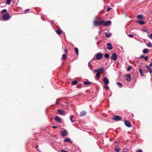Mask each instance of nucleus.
Masks as SVG:
<instances>
[{
    "mask_svg": "<svg viewBox=\"0 0 152 152\" xmlns=\"http://www.w3.org/2000/svg\"><path fill=\"white\" fill-rule=\"evenodd\" d=\"M111 9V8L110 7H108L107 9V11H109Z\"/></svg>",
    "mask_w": 152,
    "mask_h": 152,
    "instance_id": "44",
    "label": "nucleus"
},
{
    "mask_svg": "<svg viewBox=\"0 0 152 152\" xmlns=\"http://www.w3.org/2000/svg\"><path fill=\"white\" fill-rule=\"evenodd\" d=\"M64 142H70L71 143H72V142H71L69 138H67V139H65L64 140Z\"/></svg>",
    "mask_w": 152,
    "mask_h": 152,
    "instance_id": "23",
    "label": "nucleus"
},
{
    "mask_svg": "<svg viewBox=\"0 0 152 152\" xmlns=\"http://www.w3.org/2000/svg\"><path fill=\"white\" fill-rule=\"evenodd\" d=\"M95 55L96 58L97 60H100L102 57V54L101 52L96 54Z\"/></svg>",
    "mask_w": 152,
    "mask_h": 152,
    "instance_id": "4",
    "label": "nucleus"
},
{
    "mask_svg": "<svg viewBox=\"0 0 152 152\" xmlns=\"http://www.w3.org/2000/svg\"><path fill=\"white\" fill-rule=\"evenodd\" d=\"M103 88L106 89L107 90L109 89V87L107 85L104 86H103Z\"/></svg>",
    "mask_w": 152,
    "mask_h": 152,
    "instance_id": "36",
    "label": "nucleus"
},
{
    "mask_svg": "<svg viewBox=\"0 0 152 152\" xmlns=\"http://www.w3.org/2000/svg\"><path fill=\"white\" fill-rule=\"evenodd\" d=\"M132 117H134V115L132 114Z\"/></svg>",
    "mask_w": 152,
    "mask_h": 152,
    "instance_id": "52",
    "label": "nucleus"
},
{
    "mask_svg": "<svg viewBox=\"0 0 152 152\" xmlns=\"http://www.w3.org/2000/svg\"><path fill=\"white\" fill-rule=\"evenodd\" d=\"M146 67L149 70V72L150 74L152 73V69L150 68V67H152V58L151 60V63H150L149 65V66H147Z\"/></svg>",
    "mask_w": 152,
    "mask_h": 152,
    "instance_id": "7",
    "label": "nucleus"
},
{
    "mask_svg": "<svg viewBox=\"0 0 152 152\" xmlns=\"http://www.w3.org/2000/svg\"><path fill=\"white\" fill-rule=\"evenodd\" d=\"M144 56L143 55L141 56L140 57V58H142L144 57Z\"/></svg>",
    "mask_w": 152,
    "mask_h": 152,
    "instance_id": "45",
    "label": "nucleus"
},
{
    "mask_svg": "<svg viewBox=\"0 0 152 152\" xmlns=\"http://www.w3.org/2000/svg\"><path fill=\"white\" fill-rule=\"evenodd\" d=\"M77 82L76 80H74L72 82V85H75L77 84Z\"/></svg>",
    "mask_w": 152,
    "mask_h": 152,
    "instance_id": "31",
    "label": "nucleus"
},
{
    "mask_svg": "<svg viewBox=\"0 0 152 152\" xmlns=\"http://www.w3.org/2000/svg\"><path fill=\"white\" fill-rule=\"evenodd\" d=\"M123 152H126V151H123Z\"/></svg>",
    "mask_w": 152,
    "mask_h": 152,
    "instance_id": "54",
    "label": "nucleus"
},
{
    "mask_svg": "<svg viewBox=\"0 0 152 152\" xmlns=\"http://www.w3.org/2000/svg\"><path fill=\"white\" fill-rule=\"evenodd\" d=\"M82 86H83V85L82 84H78L77 86V88H80Z\"/></svg>",
    "mask_w": 152,
    "mask_h": 152,
    "instance_id": "38",
    "label": "nucleus"
},
{
    "mask_svg": "<svg viewBox=\"0 0 152 152\" xmlns=\"http://www.w3.org/2000/svg\"><path fill=\"white\" fill-rule=\"evenodd\" d=\"M66 58V55L65 54H63L62 56L61 59L63 60L65 59Z\"/></svg>",
    "mask_w": 152,
    "mask_h": 152,
    "instance_id": "24",
    "label": "nucleus"
},
{
    "mask_svg": "<svg viewBox=\"0 0 152 152\" xmlns=\"http://www.w3.org/2000/svg\"><path fill=\"white\" fill-rule=\"evenodd\" d=\"M112 119L116 121H119L121 120L122 119V118L118 115H115L114 116Z\"/></svg>",
    "mask_w": 152,
    "mask_h": 152,
    "instance_id": "5",
    "label": "nucleus"
},
{
    "mask_svg": "<svg viewBox=\"0 0 152 152\" xmlns=\"http://www.w3.org/2000/svg\"><path fill=\"white\" fill-rule=\"evenodd\" d=\"M144 59L147 61L148 60V57L147 56H145L144 57Z\"/></svg>",
    "mask_w": 152,
    "mask_h": 152,
    "instance_id": "42",
    "label": "nucleus"
},
{
    "mask_svg": "<svg viewBox=\"0 0 152 152\" xmlns=\"http://www.w3.org/2000/svg\"><path fill=\"white\" fill-rule=\"evenodd\" d=\"M148 37L151 39H152V34H150L149 36H148Z\"/></svg>",
    "mask_w": 152,
    "mask_h": 152,
    "instance_id": "41",
    "label": "nucleus"
},
{
    "mask_svg": "<svg viewBox=\"0 0 152 152\" xmlns=\"http://www.w3.org/2000/svg\"><path fill=\"white\" fill-rule=\"evenodd\" d=\"M61 134L62 137H65L67 135L68 133L66 130L64 129L61 131Z\"/></svg>",
    "mask_w": 152,
    "mask_h": 152,
    "instance_id": "3",
    "label": "nucleus"
},
{
    "mask_svg": "<svg viewBox=\"0 0 152 152\" xmlns=\"http://www.w3.org/2000/svg\"><path fill=\"white\" fill-rule=\"evenodd\" d=\"M139 71L140 73L141 76H143L144 75L142 72V69L141 68H140L139 69Z\"/></svg>",
    "mask_w": 152,
    "mask_h": 152,
    "instance_id": "19",
    "label": "nucleus"
},
{
    "mask_svg": "<svg viewBox=\"0 0 152 152\" xmlns=\"http://www.w3.org/2000/svg\"><path fill=\"white\" fill-rule=\"evenodd\" d=\"M142 31L145 32H148V31L146 28H144L142 29Z\"/></svg>",
    "mask_w": 152,
    "mask_h": 152,
    "instance_id": "29",
    "label": "nucleus"
},
{
    "mask_svg": "<svg viewBox=\"0 0 152 152\" xmlns=\"http://www.w3.org/2000/svg\"><path fill=\"white\" fill-rule=\"evenodd\" d=\"M9 18V15L8 14H6L2 16V18L3 20H6Z\"/></svg>",
    "mask_w": 152,
    "mask_h": 152,
    "instance_id": "8",
    "label": "nucleus"
},
{
    "mask_svg": "<svg viewBox=\"0 0 152 152\" xmlns=\"http://www.w3.org/2000/svg\"><path fill=\"white\" fill-rule=\"evenodd\" d=\"M95 72H96V76L98 79H99L101 77V73L98 71H94Z\"/></svg>",
    "mask_w": 152,
    "mask_h": 152,
    "instance_id": "16",
    "label": "nucleus"
},
{
    "mask_svg": "<svg viewBox=\"0 0 152 152\" xmlns=\"http://www.w3.org/2000/svg\"><path fill=\"white\" fill-rule=\"evenodd\" d=\"M29 10V9H27V10H25V11H28V10Z\"/></svg>",
    "mask_w": 152,
    "mask_h": 152,
    "instance_id": "51",
    "label": "nucleus"
},
{
    "mask_svg": "<svg viewBox=\"0 0 152 152\" xmlns=\"http://www.w3.org/2000/svg\"><path fill=\"white\" fill-rule=\"evenodd\" d=\"M54 120L56 122L60 123L61 122V118L58 116H56Z\"/></svg>",
    "mask_w": 152,
    "mask_h": 152,
    "instance_id": "11",
    "label": "nucleus"
},
{
    "mask_svg": "<svg viewBox=\"0 0 152 152\" xmlns=\"http://www.w3.org/2000/svg\"><path fill=\"white\" fill-rule=\"evenodd\" d=\"M111 58L115 61H116L117 59V57L116 54L115 53H113L111 57Z\"/></svg>",
    "mask_w": 152,
    "mask_h": 152,
    "instance_id": "9",
    "label": "nucleus"
},
{
    "mask_svg": "<svg viewBox=\"0 0 152 152\" xmlns=\"http://www.w3.org/2000/svg\"><path fill=\"white\" fill-rule=\"evenodd\" d=\"M137 152H142V150L141 149H139L137 151Z\"/></svg>",
    "mask_w": 152,
    "mask_h": 152,
    "instance_id": "46",
    "label": "nucleus"
},
{
    "mask_svg": "<svg viewBox=\"0 0 152 152\" xmlns=\"http://www.w3.org/2000/svg\"><path fill=\"white\" fill-rule=\"evenodd\" d=\"M90 64V62H89L88 63V65H89Z\"/></svg>",
    "mask_w": 152,
    "mask_h": 152,
    "instance_id": "53",
    "label": "nucleus"
},
{
    "mask_svg": "<svg viewBox=\"0 0 152 152\" xmlns=\"http://www.w3.org/2000/svg\"><path fill=\"white\" fill-rule=\"evenodd\" d=\"M73 117V116L72 115H71L69 117L70 120L72 122H74L75 121H73L72 120Z\"/></svg>",
    "mask_w": 152,
    "mask_h": 152,
    "instance_id": "34",
    "label": "nucleus"
},
{
    "mask_svg": "<svg viewBox=\"0 0 152 152\" xmlns=\"http://www.w3.org/2000/svg\"><path fill=\"white\" fill-rule=\"evenodd\" d=\"M52 128H56L57 127L55 126H52Z\"/></svg>",
    "mask_w": 152,
    "mask_h": 152,
    "instance_id": "48",
    "label": "nucleus"
},
{
    "mask_svg": "<svg viewBox=\"0 0 152 152\" xmlns=\"http://www.w3.org/2000/svg\"><path fill=\"white\" fill-rule=\"evenodd\" d=\"M104 23V21L103 20H102L100 21L95 20L94 21V24L95 26L97 27L98 26L103 25Z\"/></svg>",
    "mask_w": 152,
    "mask_h": 152,
    "instance_id": "1",
    "label": "nucleus"
},
{
    "mask_svg": "<svg viewBox=\"0 0 152 152\" xmlns=\"http://www.w3.org/2000/svg\"><path fill=\"white\" fill-rule=\"evenodd\" d=\"M56 32L58 34L61 35L62 33V31L60 29H58L56 30Z\"/></svg>",
    "mask_w": 152,
    "mask_h": 152,
    "instance_id": "21",
    "label": "nucleus"
},
{
    "mask_svg": "<svg viewBox=\"0 0 152 152\" xmlns=\"http://www.w3.org/2000/svg\"><path fill=\"white\" fill-rule=\"evenodd\" d=\"M116 84L119 87L121 88L122 87V85L120 83L117 82L116 83Z\"/></svg>",
    "mask_w": 152,
    "mask_h": 152,
    "instance_id": "27",
    "label": "nucleus"
},
{
    "mask_svg": "<svg viewBox=\"0 0 152 152\" xmlns=\"http://www.w3.org/2000/svg\"><path fill=\"white\" fill-rule=\"evenodd\" d=\"M144 72L145 73H147L148 72V71L147 70H145V71H144Z\"/></svg>",
    "mask_w": 152,
    "mask_h": 152,
    "instance_id": "49",
    "label": "nucleus"
},
{
    "mask_svg": "<svg viewBox=\"0 0 152 152\" xmlns=\"http://www.w3.org/2000/svg\"><path fill=\"white\" fill-rule=\"evenodd\" d=\"M148 51V49H145L143 50V53H147Z\"/></svg>",
    "mask_w": 152,
    "mask_h": 152,
    "instance_id": "26",
    "label": "nucleus"
},
{
    "mask_svg": "<svg viewBox=\"0 0 152 152\" xmlns=\"http://www.w3.org/2000/svg\"><path fill=\"white\" fill-rule=\"evenodd\" d=\"M7 12V10L6 9H4L3 10H2L1 11V13H4V12Z\"/></svg>",
    "mask_w": 152,
    "mask_h": 152,
    "instance_id": "39",
    "label": "nucleus"
},
{
    "mask_svg": "<svg viewBox=\"0 0 152 152\" xmlns=\"http://www.w3.org/2000/svg\"><path fill=\"white\" fill-rule=\"evenodd\" d=\"M56 104H59V103L58 102L56 101Z\"/></svg>",
    "mask_w": 152,
    "mask_h": 152,
    "instance_id": "50",
    "label": "nucleus"
},
{
    "mask_svg": "<svg viewBox=\"0 0 152 152\" xmlns=\"http://www.w3.org/2000/svg\"><path fill=\"white\" fill-rule=\"evenodd\" d=\"M86 112L85 111H83L81 112L80 116H83L86 114Z\"/></svg>",
    "mask_w": 152,
    "mask_h": 152,
    "instance_id": "17",
    "label": "nucleus"
},
{
    "mask_svg": "<svg viewBox=\"0 0 152 152\" xmlns=\"http://www.w3.org/2000/svg\"><path fill=\"white\" fill-rule=\"evenodd\" d=\"M114 150L115 152H118L120 151V149L119 148H115Z\"/></svg>",
    "mask_w": 152,
    "mask_h": 152,
    "instance_id": "33",
    "label": "nucleus"
},
{
    "mask_svg": "<svg viewBox=\"0 0 152 152\" xmlns=\"http://www.w3.org/2000/svg\"><path fill=\"white\" fill-rule=\"evenodd\" d=\"M83 84L86 85H90L91 84V83L90 82L86 81H85L83 83Z\"/></svg>",
    "mask_w": 152,
    "mask_h": 152,
    "instance_id": "20",
    "label": "nucleus"
},
{
    "mask_svg": "<svg viewBox=\"0 0 152 152\" xmlns=\"http://www.w3.org/2000/svg\"><path fill=\"white\" fill-rule=\"evenodd\" d=\"M57 114L62 115H64L66 114L65 111L62 110L58 109L57 110Z\"/></svg>",
    "mask_w": 152,
    "mask_h": 152,
    "instance_id": "2",
    "label": "nucleus"
},
{
    "mask_svg": "<svg viewBox=\"0 0 152 152\" xmlns=\"http://www.w3.org/2000/svg\"><path fill=\"white\" fill-rule=\"evenodd\" d=\"M74 49H75V51L77 55H78V49L77 48H75Z\"/></svg>",
    "mask_w": 152,
    "mask_h": 152,
    "instance_id": "30",
    "label": "nucleus"
},
{
    "mask_svg": "<svg viewBox=\"0 0 152 152\" xmlns=\"http://www.w3.org/2000/svg\"><path fill=\"white\" fill-rule=\"evenodd\" d=\"M124 123L125 125L127 127H130L131 126L130 123L127 120L125 121L124 122Z\"/></svg>",
    "mask_w": 152,
    "mask_h": 152,
    "instance_id": "10",
    "label": "nucleus"
},
{
    "mask_svg": "<svg viewBox=\"0 0 152 152\" xmlns=\"http://www.w3.org/2000/svg\"><path fill=\"white\" fill-rule=\"evenodd\" d=\"M104 34L105 35V36L107 37H109L111 35V33H108L107 34L105 33Z\"/></svg>",
    "mask_w": 152,
    "mask_h": 152,
    "instance_id": "25",
    "label": "nucleus"
},
{
    "mask_svg": "<svg viewBox=\"0 0 152 152\" xmlns=\"http://www.w3.org/2000/svg\"><path fill=\"white\" fill-rule=\"evenodd\" d=\"M111 23V22L110 20H108L107 21H106V22H104V25L105 26H107L110 25Z\"/></svg>",
    "mask_w": 152,
    "mask_h": 152,
    "instance_id": "12",
    "label": "nucleus"
},
{
    "mask_svg": "<svg viewBox=\"0 0 152 152\" xmlns=\"http://www.w3.org/2000/svg\"><path fill=\"white\" fill-rule=\"evenodd\" d=\"M104 57L106 58H109L110 57L109 54L107 53H106L104 54Z\"/></svg>",
    "mask_w": 152,
    "mask_h": 152,
    "instance_id": "28",
    "label": "nucleus"
},
{
    "mask_svg": "<svg viewBox=\"0 0 152 152\" xmlns=\"http://www.w3.org/2000/svg\"><path fill=\"white\" fill-rule=\"evenodd\" d=\"M135 22H137L141 25H143L145 23V22L142 20L136 21Z\"/></svg>",
    "mask_w": 152,
    "mask_h": 152,
    "instance_id": "18",
    "label": "nucleus"
},
{
    "mask_svg": "<svg viewBox=\"0 0 152 152\" xmlns=\"http://www.w3.org/2000/svg\"><path fill=\"white\" fill-rule=\"evenodd\" d=\"M129 36L130 37H133V36H134V35L133 34H129Z\"/></svg>",
    "mask_w": 152,
    "mask_h": 152,
    "instance_id": "43",
    "label": "nucleus"
},
{
    "mask_svg": "<svg viewBox=\"0 0 152 152\" xmlns=\"http://www.w3.org/2000/svg\"><path fill=\"white\" fill-rule=\"evenodd\" d=\"M143 18V16L142 15H139L137 17V18L139 19H142Z\"/></svg>",
    "mask_w": 152,
    "mask_h": 152,
    "instance_id": "22",
    "label": "nucleus"
},
{
    "mask_svg": "<svg viewBox=\"0 0 152 152\" xmlns=\"http://www.w3.org/2000/svg\"><path fill=\"white\" fill-rule=\"evenodd\" d=\"M131 69V66H129L128 67V68H127V71H130Z\"/></svg>",
    "mask_w": 152,
    "mask_h": 152,
    "instance_id": "40",
    "label": "nucleus"
},
{
    "mask_svg": "<svg viewBox=\"0 0 152 152\" xmlns=\"http://www.w3.org/2000/svg\"><path fill=\"white\" fill-rule=\"evenodd\" d=\"M126 80L129 82L131 80V75L130 74H127L126 75Z\"/></svg>",
    "mask_w": 152,
    "mask_h": 152,
    "instance_id": "15",
    "label": "nucleus"
},
{
    "mask_svg": "<svg viewBox=\"0 0 152 152\" xmlns=\"http://www.w3.org/2000/svg\"><path fill=\"white\" fill-rule=\"evenodd\" d=\"M64 47H65V50H64V51L66 53H68V51H67V50L66 48V46H65L64 45H63V46H62V48H63V47H64Z\"/></svg>",
    "mask_w": 152,
    "mask_h": 152,
    "instance_id": "37",
    "label": "nucleus"
},
{
    "mask_svg": "<svg viewBox=\"0 0 152 152\" xmlns=\"http://www.w3.org/2000/svg\"><path fill=\"white\" fill-rule=\"evenodd\" d=\"M107 49L109 50H110L113 49V47L111 44L110 43H108L107 44Z\"/></svg>",
    "mask_w": 152,
    "mask_h": 152,
    "instance_id": "13",
    "label": "nucleus"
},
{
    "mask_svg": "<svg viewBox=\"0 0 152 152\" xmlns=\"http://www.w3.org/2000/svg\"><path fill=\"white\" fill-rule=\"evenodd\" d=\"M147 46L148 47H152V44L151 42H149L147 43Z\"/></svg>",
    "mask_w": 152,
    "mask_h": 152,
    "instance_id": "32",
    "label": "nucleus"
},
{
    "mask_svg": "<svg viewBox=\"0 0 152 152\" xmlns=\"http://www.w3.org/2000/svg\"><path fill=\"white\" fill-rule=\"evenodd\" d=\"M103 81L104 83L106 85H107L109 83V80L106 77H105L103 79Z\"/></svg>",
    "mask_w": 152,
    "mask_h": 152,
    "instance_id": "6",
    "label": "nucleus"
},
{
    "mask_svg": "<svg viewBox=\"0 0 152 152\" xmlns=\"http://www.w3.org/2000/svg\"><path fill=\"white\" fill-rule=\"evenodd\" d=\"M104 68L103 67H101L98 70L95 69L94 70V71H98L100 72V73L104 72Z\"/></svg>",
    "mask_w": 152,
    "mask_h": 152,
    "instance_id": "14",
    "label": "nucleus"
},
{
    "mask_svg": "<svg viewBox=\"0 0 152 152\" xmlns=\"http://www.w3.org/2000/svg\"><path fill=\"white\" fill-rule=\"evenodd\" d=\"M11 0H6V3L8 5L10 4L11 3Z\"/></svg>",
    "mask_w": 152,
    "mask_h": 152,
    "instance_id": "35",
    "label": "nucleus"
},
{
    "mask_svg": "<svg viewBox=\"0 0 152 152\" xmlns=\"http://www.w3.org/2000/svg\"><path fill=\"white\" fill-rule=\"evenodd\" d=\"M61 151L62 152H68L67 151H66L65 150H61Z\"/></svg>",
    "mask_w": 152,
    "mask_h": 152,
    "instance_id": "47",
    "label": "nucleus"
}]
</instances>
